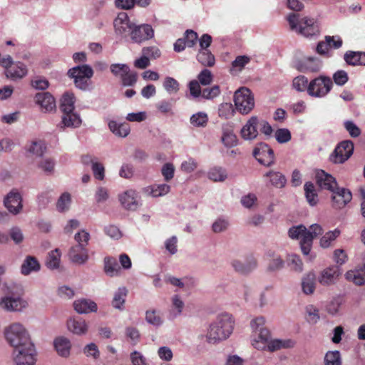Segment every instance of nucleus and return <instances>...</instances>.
<instances>
[{
  "mask_svg": "<svg viewBox=\"0 0 365 365\" xmlns=\"http://www.w3.org/2000/svg\"><path fill=\"white\" fill-rule=\"evenodd\" d=\"M323 233L322 227L318 224H313L307 230L300 225L289 228L288 234L292 239H301L300 247L304 255H309L312 245L313 240Z\"/></svg>",
  "mask_w": 365,
  "mask_h": 365,
  "instance_id": "f257e3e1",
  "label": "nucleus"
},
{
  "mask_svg": "<svg viewBox=\"0 0 365 365\" xmlns=\"http://www.w3.org/2000/svg\"><path fill=\"white\" fill-rule=\"evenodd\" d=\"M233 328L234 320L232 316L228 314H221L210 325L207 339L210 342L226 339L232 334Z\"/></svg>",
  "mask_w": 365,
  "mask_h": 365,
  "instance_id": "f03ea898",
  "label": "nucleus"
},
{
  "mask_svg": "<svg viewBox=\"0 0 365 365\" xmlns=\"http://www.w3.org/2000/svg\"><path fill=\"white\" fill-rule=\"evenodd\" d=\"M5 337L8 343L14 349L24 346H31L30 336L20 323H14L5 330Z\"/></svg>",
  "mask_w": 365,
  "mask_h": 365,
  "instance_id": "7ed1b4c3",
  "label": "nucleus"
},
{
  "mask_svg": "<svg viewBox=\"0 0 365 365\" xmlns=\"http://www.w3.org/2000/svg\"><path fill=\"white\" fill-rule=\"evenodd\" d=\"M234 102L237 110L242 115L250 113L255 107L254 95L249 88L245 87L235 91Z\"/></svg>",
  "mask_w": 365,
  "mask_h": 365,
  "instance_id": "20e7f679",
  "label": "nucleus"
},
{
  "mask_svg": "<svg viewBox=\"0 0 365 365\" xmlns=\"http://www.w3.org/2000/svg\"><path fill=\"white\" fill-rule=\"evenodd\" d=\"M68 75L74 79L76 87L81 90H86L88 86V80L93 76V71L89 65L83 64L69 69Z\"/></svg>",
  "mask_w": 365,
  "mask_h": 365,
  "instance_id": "39448f33",
  "label": "nucleus"
},
{
  "mask_svg": "<svg viewBox=\"0 0 365 365\" xmlns=\"http://www.w3.org/2000/svg\"><path fill=\"white\" fill-rule=\"evenodd\" d=\"M333 82L328 76H320L309 83L308 94L313 97H324L331 90Z\"/></svg>",
  "mask_w": 365,
  "mask_h": 365,
  "instance_id": "423d86ee",
  "label": "nucleus"
},
{
  "mask_svg": "<svg viewBox=\"0 0 365 365\" xmlns=\"http://www.w3.org/2000/svg\"><path fill=\"white\" fill-rule=\"evenodd\" d=\"M265 319L263 317H258L252 319L250 326L254 331H259L258 339L260 340H255L253 346L257 349H263L266 346V344L269 341V331L264 327Z\"/></svg>",
  "mask_w": 365,
  "mask_h": 365,
  "instance_id": "0eeeda50",
  "label": "nucleus"
},
{
  "mask_svg": "<svg viewBox=\"0 0 365 365\" xmlns=\"http://www.w3.org/2000/svg\"><path fill=\"white\" fill-rule=\"evenodd\" d=\"M14 361L16 365H34L36 351L34 344L14 349Z\"/></svg>",
  "mask_w": 365,
  "mask_h": 365,
  "instance_id": "6e6552de",
  "label": "nucleus"
},
{
  "mask_svg": "<svg viewBox=\"0 0 365 365\" xmlns=\"http://www.w3.org/2000/svg\"><path fill=\"white\" fill-rule=\"evenodd\" d=\"M354 143L350 140L339 143L331 155V160L334 163H344L353 154Z\"/></svg>",
  "mask_w": 365,
  "mask_h": 365,
  "instance_id": "1a4fd4ad",
  "label": "nucleus"
},
{
  "mask_svg": "<svg viewBox=\"0 0 365 365\" xmlns=\"http://www.w3.org/2000/svg\"><path fill=\"white\" fill-rule=\"evenodd\" d=\"M154 36V30L150 24H135L128 37L133 43H140Z\"/></svg>",
  "mask_w": 365,
  "mask_h": 365,
  "instance_id": "9d476101",
  "label": "nucleus"
},
{
  "mask_svg": "<svg viewBox=\"0 0 365 365\" xmlns=\"http://www.w3.org/2000/svg\"><path fill=\"white\" fill-rule=\"evenodd\" d=\"M135 24L133 23L125 12H120L113 21L115 32L123 37H128L133 27Z\"/></svg>",
  "mask_w": 365,
  "mask_h": 365,
  "instance_id": "9b49d317",
  "label": "nucleus"
},
{
  "mask_svg": "<svg viewBox=\"0 0 365 365\" xmlns=\"http://www.w3.org/2000/svg\"><path fill=\"white\" fill-rule=\"evenodd\" d=\"M331 192L332 206L336 209L344 207L352 199L351 191L344 187L337 186Z\"/></svg>",
  "mask_w": 365,
  "mask_h": 365,
  "instance_id": "f8f14e48",
  "label": "nucleus"
},
{
  "mask_svg": "<svg viewBox=\"0 0 365 365\" xmlns=\"http://www.w3.org/2000/svg\"><path fill=\"white\" fill-rule=\"evenodd\" d=\"M253 155L262 165L270 166L274 163V154L273 150L267 144H260L253 150Z\"/></svg>",
  "mask_w": 365,
  "mask_h": 365,
  "instance_id": "ddd939ff",
  "label": "nucleus"
},
{
  "mask_svg": "<svg viewBox=\"0 0 365 365\" xmlns=\"http://www.w3.org/2000/svg\"><path fill=\"white\" fill-rule=\"evenodd\" d=\"M4 205L9 211L14 215L22 209V197L17 190L13 189L5 197Z\"/></svg>",
  "mask_w": 365,
  "mask_h": 365,
  "instance_id": "4468645a",
  "label": "nucleus"
},
{
  "mask_svg": "<svg viewBox=\"0 0 365 365\" xmlns=\"http://www.w3.org/2000/svg\"><path fill=\"white\" fill-rule=\"evenodd\" d=\"M316 182L321 189L327 190L330 192L338 186L336 179L322 170L317 172Z\"/></svg>",
  "mask_w": 365,
  "mask_h": 365,
  "instance_id": "2eb2a0df",
  "label": "nucleus"
},
{
  "mask_svg": "<svg viewBox=\"0 0 365 365\" xmlns=\"http://www.w3.org/2000/svg\"><path fill=\"white\" fill-rule=\"evenodd\" d=\"M340 274L341 272L338 266L327 267L322 271L318 281L323 286H329L334 284Z\"/></svg>",
  "mask_w": 365,
  "mask_h": 365,
  "instance_id": "dca6fc26",
  "label": "nucleus"
},
{
  "mask_svg": "<svg viewBox=\"0 0 365 365\" xmlns=\"http://www.w3.org/2000/svg\"><path fill=\"white\" fill-rule=\"evenodd\" d=\"M0 305L7 311L19 312L26 308L28 303L20 297H5L0 301Z\"/></svg>",
  "mask_w": 365,
  "mask_h": 365,
  "instance_id": "f3484780",
  "label": "nucleus"
},
{
  "mask_svg": "<svg viewBox=\"0 0 365 365\" xmlns=\"http://www.w3.org/2000/svg\"><path fill=\"white\" fill-rule=\"evenodd\" d=\"M258 118L257 116L251 117L241 129L240 134L242 138L247 140L256 138L258 135Z\"/></svg>",
  "mask_w": 365,
  "mask_h": 365,
  "instance_id": "a211bd4d",
  "label": "nucleus"
},
{
  "mask_svg": "<svg viewBox=\"0 0 365 365\" xmlns=\"http://www.w3.org/2000/svg\"><path fill=\"white\" fill-rule=\"evenodd\" d=\"M35 101L40 106L42 111L51 112L56 108L55 99L48 92L37 93L35 96Z\"/></svg>",
  "mask_w": 365,
  "mask_h": 365,
  "instance_id": "6ab92c4d",
  "label": "nucleus"
},
{
  "mask_svg": "<svg viewBox=\"0 0 365 365\" xmlns=\"http://www.w3.org/2000/svg\"><path fill=\"white\" fill-rule=\"evenodd\" d=\"M81 119L80 115L73 111H67L62 113L61 122L58 125L60 128H78L81 125Z\"/></svg>",
  "mask_w": 365,
  "mask_h": 365,
  "instance_id": "aec40b11",
  "label": "nucleus"
},
{
  "mask_svg": "<svg viewBox=\"0 0 365 365\" xmlns=\"http://www.w3.org/2000/svg\"><path fill=\"white\" fill-rule=\"evenodd\" d=\"M299 32L304 36H312L319 32V29L314 19L303 18L299 21Z\"/></svg>",
  "mask_w": 365,
  "mask_h": 365,
  "instance_id": "412c9836",
  "label": "nucleus"
},
{
  "mask_svg": "<svg viewBox=\"0 0 365 365\" xmlns=\"http://www.w3.org/2000/svg\"><path fill=\"white\" fill-rule=\"evenodd\" d=\"M295 68L300 72H318L321 68L319 61L314 58H308L304 61L296 63Z\"/></svg>",
  "mask_w": 365,
  "mask_h": 365,
  "instance_id": "4be33fe9",
  "label": "nucleus"
},
{
  "mask_svg": "<svg viewBox=\"0 0 365 365\" xmlns=\"http://www.w3.org/2000/svg\"><path fill=\"white\" fill-rule=\"evenodd\" d=\"M103 263V270L106 275L110 277H113L120 274L121 267L115 257L110 256L106 257Z\"/></svg>",
  "mask_w": 365,
  "mask_h": 365,
  "instance_id": "5701e85b",
  "label": "nucleus"
},
{
  "mask_svg": "<svg viewBox=\"0 0 365 365\" xmlns=\"http://www.w3.org/2000/svg\"><path fill=\"white\" fill-rule=\"evenodd\" d=\"M73 307L76 312L78 314L96 312L98 309V307L96 302L86 299L76 300L73 302Z\"/></svg>",
  "mask_w": 365,
  "mask_h": 365,
  "instance_id": "b1692460",
  "label": "nucleus"
},
{
  "mask_svg": "<svg viewBox=\"0 0 365 365\" xmlns=\"http://www.w3.org/2000/svg\"><path fill=\"white\" fill-rule=\"evenodd\" d=\"M69 256L71 260L77 264L85 263L88 259V250L81 245H76L71 248Z\"/></svg>",
  "mask_w": 365,
  "mask_h": 365,
  "instance_id": "393cba45",
  "label": "nucleus"
},
{
  "mask_svg": "<svg viewBox=\"0 0 365 365\" xmlns=\"http://www.w3.org/2000/svg\"><path fill=\"white\" fill-rule=\"evenodd\" d=\"M344 59L348 65L365 66V52L348 51L344 53Z\"/></svg>",
  "mask_w": 365,
  "mask_h": 365,
  "instance_id": "a878e982",
  "label": "nucleus"
},
{
  "mask_svg": "<svg viewBox=\"0 0 365 365\" xmlns=\"http://www.w3.org/2000/svg\"><path fill=\"white\" fill-rule=\"evenodd\" d=\"M41 265L37 259L33 256H26L21 266V273L23 275H29L33 272H38Z\"/></svg>",
  "mask_w": 365,
  "mask_h": 365,
  "instance_id": "bb28decb",
  "label": "nucleus"
},
{
  "mask_svg": "<svg viewBox=\"0 0 365 365\" xmlns=\"http://www.w3.org/2000/svg\"><path fill=\"white\" fill-rule=\"evenodd\" d=\"M26 73V66L21 62H18L9 66V68H7L5 71L6 77L13 80L22 78Z\"/></svg>",
  "mask_w": 365,
  "mask_h": 365,
  "instance_id": "cd10ccee",
  "label": "nucleus"
},
{
  "mask_svg": "<svg viewBox=\"0 0 365 365\" xmlns=\"http://www.w3.org/2000/svg\"><path fill=\"white\" fill-rule=\"evenodd\" d=\"M119 200L122 205L127 210H135L138 207L136 194L134 190H128L121 195Z\"/></svg>",
  "mask_w": 365,
  "mask_h": 365,
  "instance_id": "c85d7f7f",
  "label": "nucleus"
},
{
  "mask_svg": "<svg viewBox=\"0 0 365 365\" xmlns=\"http://www.w3.org/2000/svg\"><path fill=\"white\" fill-rule=\"evenodd\" d=\"M54 347L58 355L67 357L70 354L71 344L67 338L60 336L54 340Z\"/></svg>",
  "mask_w": 365,
  "mask_h": 365,
  "instance_id": "c756f323",
  "label": "nucleus"
},
{
  "mask_svg": "<svg viewBox=\"0 0 365 365\" xmlns=\"http://www.w3.org/2000/svg\"><path fill=\"white\" fill-rule=\"evenodd\" d=\"M346 278L356 285L361 286L365 284V267L348 271L346 274Z\"/></svg>",
  "mask_w": 365,
  "mask_h": 365,
  "instance_id": "7c9ffc66",
  "label": "nucleus"
},
{
  "mask_svg": "<svg viewBox=\"0 0 365 365\" xmlns=\"http://www.w3.org/2000/svg\"><path fill=\"white\" fill-rule=\"evenodd\" d=\"M68 329L76 334H83L88 330L86 321L81 318L70 319L68 322Z\"/></svg>",
  "mask_w": 365,
  "mask_h": 365,
  "instance_id": "2f4dec72",
  "label": "nucleus"
},
{
  "mask_svg": "<svg viewBox=\"0 0 365 365\" xmlns=\"http://www.w3.org/2000/svg\"><path fill=\"white\" fill-rule=\"evenodd\" d=\"M108 127L115 135L120 137H126L130 131V125L126 122L118 123L116 121L111 120L108 123Z\"/></svg>",
  "mask_w": 365,
  "mask_h": 365,
  "instance_id": "473e14b6",
  "label": "nucleus"
},
{
  "mask_svg": "<svg viewBox=\"0 0 365 365\" xmlns=\"http://www.w3.org/2000/svg\"><path fill=\"white\" fill-rule=\"evenodd\" d=\"M264 177L269 178L270 183L278 188L284 187L287 182L285 176L278 171L270 170L266 173Z\"/></svg>",
  "mask_w": 365,
  "mask_h": 365,
  "instance_id": "72a5a7b5",
  "label": "nucleus"
},
{
  "mask_svg": "<svg viewBox=\"0 0 365 365\" xmlns=\"http://www.w3.org/2000/svg\"><path fill=\"white\" fill-rule=\"evenodd\" d=\"M75 96L73 93H65L61 99L60 104V110L62 113L67 111H73L75 110Z\"/></svg>",
  "mask_w": 365,
  "mask_h": 365,
  "instance_id": "f704fd0d",
  "label": "nucleus"
},
{
  "mask_svg": "<svg viewBox=\"0 0 365 365\" xmlns=\"http://www.w3.org/2000/svg\"><path fill=\"white\" fill-rule=\"evenodd\" d=\"M127 294L128 289L125 287L118 288L117 292L114 294V297L112 300V306L120 310L123 309Z\"/></svg>",
  "mask_w": 365,
  "mask_h": 365,
  "instance_id": "c9c22d12",
  "label": "nucleus"
},
{
  "mask_svg": "<svg viewBox=\"0 0 365 365\" xmlns=\"http://www.w3.org/2000/svg\"><path fill=\"white\" fill-rule=\"evenodd\" d=\"M305 197L311 206L316 205L319 202L318 195L312 182H307L304 186Z\"/></svg>",
  "mask_w": 365,
  "mask_h": 365,
  "instance_id": "e433bc0d",
  "label": "nucleus"
},
{
  "mask_svg": "<svg viewBox=\"0 0 365 365\" xmlns=\"http://www.w3.org/2000/svg\"><path fill=\"white\" fill-rule=\"evenodd\" d=\"M232 264L236 272L242 274H247L256 267L257 262L254 258H252L246 264H243L239 260H234Z\"/></svg>",
  "mask_w": 365,
  "mask_h": 365,
  "instance_id": "4c0bfd02",
  "label": "nucleus"
},
{
  "mask_svg": "<svg viewBox=\"0 0 365 365\" xmlns=\"http://www.w3.org/2000/svg\"><path fill=\"white\" fill-rule=\"evenodd\" d=\"M316 277L313 272L307 274L302 279V290L306 294H312L315 289Z\"/></svg>",
  "mask_w": 365,
  "mask_h": 365,
  "instance_id": "58836bf2",
  "label": "nucleus"
},
{
  "mask_svg": "<svg viewBox=\"0 0 365 365\" xmlns=\"http://www.w3.org/2000/svg\"><path fill=\"white\" fill-rule=\"evenodd\" d=\"M46 150V147L43 143L33 142L27 150V156L29 158L41 157Z\"/></svg>",
  "mask_w": 365,
  "mask_h": 365,
  "instance_id": "ea45409f",
  "label": "nucleus"
},
{
  "mask_svg": "<svg viewBox=\"0 0 365 365\" xmlns=\"http://www.w3.org/2000/svg\"><path fill=\"white\" fill-rule=\"evenodd\" d=\"M197 59L204 66L211 67L215 62L214 55L209 50H200L197 55Z\"/></svg>",
  "mask_w": 365,
  "mask_h": 365,
  "instance_id": "a19ab883",
  "label": "nucleus"
},
{
  "mask_svg": "<svg viewBox=\"0 0 365 365\" xmlns=\"http://www.w3.org/2000/svg\"><path fill=\"white\" fill-rule=\"evenodd\" d=\"M61 252L58 249L51 251L46 259V266L51 269L58 267L60 264Z\"/></svg>",
  "mask_w": 365,
  "mask_h": 365,
  "instance_id": "79ce46f5",
  "label": "nucleus"
},
{
  "mask_svg": "<svg viewBox=\"0 0 365 365\" xmlns=\"http://www.w3.org/2000/svg\"><path fill=\"white\" fill-rule=\"evenodd\" d=\"M163 86L165 90L170 94L177 93L180 90L178 81L173 77H165Z\"/></svg>",
  "mask_w": 365,
  "mask_h": 365,
  "instance_id": "37998d69",
  "label": "nucleus"
},
{
  "mask_svg": "<svg viewBox=\"0 0 365 365\" xmlns=\"http://www.w3.org/2000/svg\"><path fill=\"white\" fill-rule=\"evenodd\" d=\"M340 235V231L335 229L333 231H329L325 233L320 239V246L323 248H327L330 246L331 242L336 240Z\"/></svg>",
  "mask_w": 365,
  "mask_h": 365,
  "instance_id": "c03bdc74",
  "label": "nucleus"
},
{
  "mask_svg": "<svg viewBox=\"0 0 365 365\" xmlns=\"http://www.w3.org/2000/svg\"><path fill=\"white\" fill-rule=\"evenodd\" d=\"M208 122V116L205 113L198 112L190 118V123L195 127H205Z\"/></svg>",
  "mask_w": 365,
  "mask_h": 365,
  "instance_id": "a18cd8bd",
  "label": "nucleus"
},
{
  "mask_svg": "<svg viewBox=\"0 0 365 365\" xmlns=\"http://www.w3.org/2000/svg\"><path fill=\"white\" fill-rule=\"evenodd\" d=\"M293 88L299 92L307 91L308 92L309 83L308 79L304 76H298L293 79Z\"/></svg>",
  "mask_w": 365,
  "mask_h": 365,
  "instance_id": "49530a36",
  "label": "nucleus"
},
{
  "mask_svg": "<svg viewBox=\"0 0 365 365\" xmlns=\"http://www.w3.org/2000/svg\"><path fill=\"white\" fill-rule=\"evenodd\" d=\"M268 349L271 351L279 350L282 348H287L293 346V342L290 340L282 341L279 339L271 340L267 342Z\"/></svg>",
  "mask_w": 365,
  "mask_h": 365,
  "instance_id": "de8ad7c7",
  "label": "nucleus"
},
{
  "mask_svg": "<svg viewBox=\"0 0 365 365\" xmlns=\"http://www.w3.org/2000/svg\"><path fill=\"white\" fill-rule=\"evenodd\" d=\"M287 264L291 269L301 272L303 270V263L298 255H292L287 258Z\"/></svg>",
  "mask_w": 365,
  "mask_h": 365,
  "instance_id": "09e8293b",
  "label": "nucleus"
},
{
  "mask_svg": "<svg viewBox=\"0 0 365 365\" xmlns=\"http://www.w3.org/2000/svg\"><path fill=\"white\" fill-rule=\"evenodd\" d=\"M208 177L215 182L224 181L227 178V173L222 168H213L208 172Z\"/></svg>",
  "mask_w": 365,
  "mask_h": 365,
  "instance_id": "8fccbe9b",
  "label": "nucleus"
},
{
  "mask_svg": "<svg viewBox=\"0 0 365 365\" xmlns=\"http://www.w3.org/2000/svg\"><path fill=\"white\" fill-rule=\"evenodd\" d=\"M325 365H341V354L339 351H328L324 357Z\"/></svg>",
  "mask_w": 365,
  "mask_h": 365,
  "instance_id": "3c124183",
  "label": "nucleus"
},
{
  "mask_svg": "<svg viewBox=\"0 0 365 365\" xmlns=\"http://www.w3.org/2000/svg\"><path fill=\"white\" fill-rule=\"evenodd\" d=\"M110 70L113 76L121 79L122 76L129 71V66L123 63H113L110 66Z\"/></svg>",
  "mask_w": 365,
  "mask_h": 365,
  "instance_id": "603ef678",
  "label": "nucleus"
},
{
  "mask_svg": "<svg viewBox=\"0 0 365 365\" xmlns=\"http://www.w3.org/2000/svg\"><path fill=\"white\" fill-rule=\"evenodd\" d=\"M71 195L68 192L63 193L56 203V208L59 212H64L67 210L71 204Z\"/></svg>",
  "mask_w": 365,
  "mask_h": 365,
  "instance_id": "864d4df0",
  "label": "nucleus"
},
{
  "mask_svg": "<svg viewBox=\"0 0 365 365\" xmlns=\"http://www.w3.org/2000/svg\"><path fill=\"white\" fill-rule=\"evenodd\" d=\"M222 142L227 148H232L237 144V138L232 131H224Z\"/></svg>",
  "mask_w": 365,
  "mask_h": 365,
  "instance_id": "5fc2aeb1",
  "label": "nucleus"
},
{
  "mask_svg": "<svg viewBox=\"0 0 365 365\" xmlns=\"http://www.w3.org/2000/svg\"><path fill=\"white\" fill-rule=\"evenodd\" d=\"M170 190V186L167 184H158L151 186V195L153 197H160L168 194Z\"/></svg>",
  "mask_w": 365,
  "mask_h": 365,
  "instance_id": "6e6d98bb",
  "label": "nucleus"
},
{
  "mask_svg": "<svg viewBox=\"0 0 365 365\" xmlns=\"http://www.w3.org/2000/svg\"><path fill=\"white\" fill-rule=\"evenodd\" d=\"M218 115L220 118L229 119L234 115V109L231 103L221 104L218 109Z\"/></svg>",
  "mask_w": 365,
  "mask_h": 365,
  "instance_id": "4d7b16f0",
  "label": "nucleus"
},
{
  "mask_svg": "<svg viewBox=\"0 0 365 365\" xmlns=\"http://www.w3.org/2000/svg\"><path fill=\"white\" fill-rule=\"evenodd\" d=\"M120 80L123 86H133L137 82L138 75L136 72L131 71L129 68V71L124 74Z\"/></svg>",
  "mask_w": 365,
  "mask_h": 365,
  "instance_id": "13d9d810",
  "label": "nucleus"
},
{
  "mask_svg": "<svg viewBox=\"0 0 365 365\" xmlns=\"http://www.w3.org/2000/svg\"><path fill=\"white\" fill-rule=\"evenodd\" d=\"M250 57L247 56H238L232 62V68L237 71H242L250 62Z\"/></svg>",
  "mask_w": 365,
  "mask_h": 365,
  "instance_id": "bf43d9fd",
  "label": "nucleus"
},
{
  "mask_svg": "<svg viewBox=\"0 0 365 365\" xmlns=\"http://www.w3.org/2000/svg\"><path fill=\"white\" fill-rule=\"evenodd\" d=\"M275 138L278 143H285L291 140L290 131L287 128H279L275 132Z\"/></svg>",
  "mask_w": 365,
  "mask_h": 365,
  "instance_id": "052dcab7",
  "label": "nucleus"
},
{
  "mask_svg": "<svg viewBox=\"0 0 365 365\" xmlns=\"http://www.w3.org/2000/svg\"><path fill=\"white\" fill-rule=\"evenodd\" d=\"M334 40L333 36H326L325 41H320L317 46V52L320 55L326 54L329 48H331V42Z\"/></svg>",
  "mask_w": 365,
  "mask_h": 365,
  "instance_id": "680f3d73",
  "label": "nucleus"
},
{
  "mask_svg": "<svg viewBox=\"0 0 365 365\" xmlns=\"http://www.w3.org/2000/svg\"><path fill=\"white\" fill-rule=\"evenodd\" d=\"M145 318L148 323L155 326H160L163 323L161 316L155 310L147 311Z\"/></svg>",
  "mask_w": 365,
  "mask_h": 365,
  "instance_id": "e2e57ef3",
  "label": "nucleus"
},
{
  "mask_svg": "<svg viewBox=\"0 0 365 365\" xmlns=\"http://www.w3.org/2000/svg\"><path fill=\"white\" fill-rule=\"evenodd\" d=\"M269 255L272 257L268 266L269 270H278L283 267L284 261L279 256L276 255L274 253L269 254Z\"/></svg>",
  "mask_w": 365,
  "mask_h": 365,
  "instance_id": "0e129e2a",
  "label": "nucleus"
},
{
  "mask_svg": "<svg viewBox=\"0 0 365 365\" xmlns=\"http://www.w3.org/2000/svg\"><path fill=\"white\" fill-rule=\"evenodd\" d=\"M212 74L211 71L207 68L203 69L197 76L198 82L202 86H207L212 81Z\"/></svg>",
  "mask_w": 365,
  "mask_h": 365,
  "instance_id": "69168bd1",
  "label": "nucleus"
},
{
  "mask_svg": "<svg viewBox=\"0 0 365 365\" xmlns=\"http://www.w3.org/2000/svg\"><path fill=\"white\" fill-rule=\"evenodd\" d=\"M346 131L352 138H357L361 135L360 128L351 120H346L344 123Z\"/></svg>",
  "mask_w": 365,
  "mask_h": 365,
  "instance_id": "338daca9",
  "label": "nucleus"
},
{
  "mask_svg": "<svg viewBox=\"0 0 365 365\" xmlns=\"http://www.w3.org/2000/svg\"><path fill=\"white\" fill-rule=\"evenodd\" d=\"M334 83L338 86L344 85L349 80L347 73L344 70H339L333 75Z\"/></svg>",
  "mask_w": 365,
  "mask_h": 365,
  "instance_id": "774afa93",
  "label": "nucleus"
}]
</instances>
